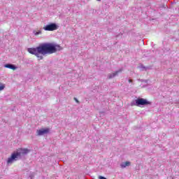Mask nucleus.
<instances>
[{
    "instance_id": "nucleus-1",
    "label": "nucleus",
    "mask_w": 179,
    "mask_h": 179,
    "mask_svg": "<svg viewBox=\"0 0 179 179\" xmlns=\"http://www.w3.org/2000/svg\"><path fill=\"white\" fill-rule=\"evenodd\" d=\"M62 48L59 45L52 43H43L36 48H29L27 49L28 52L32 55H35L38 59H43V55L46 54H54L57 51H61Z\"/></svg>"
},
{
    "instance_id": "nucleus-2",
    "label": "nucleus",
    "mask_w": 179,
    "mask_h": 179,
    "mask_svg": "<svg viewBox=\"0 0 179 179\" xmlns=\"http://www.w3.org/2000/svg\"><path fill=\"white\" fill-rule=\"evenodd\" d=\"M30 152V150L27 148H20L16 152H13L10 157L8 159V164H12L13 162L17 160V157H20L22 155H27Z\"/></svg>"
},
{
    "instance_id": "nucleus-3",
    "label": "nucleus",
    "mask_w": 179,
    "mask_h": 179,
    "mask_svg": "<svg viewBox=\"0 0 179 179\" xmlns=\"http://www.w3.org/2000/svg\"><path fill=\"white\" fill-rule=\"evenodd\" d=\"M58 29V25L55 23H50L43 27V30L45 31H54V30Z\"/></svg>"
},
{
    "instance_id": "nucleus-4",
    "label": "nucleus",
    "mask_w": 179,
    "mask_h": 179,
    "mask_svg": "<svg viewBox=\"0 0 179 179\" xmlns=\"http://www.w3.org/2000/svg\"><path fill=\"white\" fill-rule=\"evenodd\" d=\"M150 104V101L143 99L140 98L136 100L135 106H148Z\"/></svg>"
},
{
    "instance_id": "nucleus-5",
    "label": "nucleus",
    "mask_w": 179,
    "mask_h": 179,
    "mask_svg": "<svg viewBox=\"0 0 179 179\" xmlns=\"http://www.w3.org/2000/svg\"><path fill=\"white\" fill-rule=\"evenodd\" d=\"M37 135H38L39 136H41V135H45L47 134L50 133V129L46 128V129H39L37 130Z\"/></svg>"
},
{
    "instance_id": "nucleus-6",
    "label": "nucleus",
    "mask_w": 179,
    "mask_h": 179,
    "mask_svg": "<svg viewBox=\"0 0 179 179\" xmlns=\"http://www.w3.org/2000/svg\"><path fill=\"white\" fill-rule=\"evenodd\" d=\"M122 71V69H120V70L115 71V73H110L108 75V79H113V78H115V76H117L118 73H121Z\"/></svg>"
},
{
    "instance_id": "nucleus-7",
    "label": "nucleus",
    "mask_w": 179,
    "mask_h": 179,
    "mask_svg": "<svg viewBox=\"0 0 179 179\" xmlns=\"http://www.w3.org/2000/svg\"><path fill=\"white\" fill-rule=\"evenodd\" d=\"M5 68H8V69H13V71H15L16 69V66H15L13 64H6Z\"/></svg>"
},
{
    "instance_id": "nucleus-8",
    "label": "nucleus",
    "mask_w": 179,
    "mask_h": 179,
    "mask_svg": "<svg viewBox=\"0 0 179 179\" xmlns=\"http://www.w3.org/2000/svg\"><path fill=\"white\" fill-rule=\"evenodd\" d=\"M128 166H131V162H126L123 164H122L120 165V166L122 167V169H125V167Z\"/></svg>"
},
{
    "instance_id": "nucleus-9",
    "label": "nucleus",
    "mask_w": 179,
    "mask_h": 179,
    "mask_svg": "<svg viewBox=\"0 0 179 179\" xmlns=\"http://www.w3.org/2000/svg\"><path fill=\"white\" fill-rule=\"evenodd\" d=\"M41 33H42L41 30L37 29L34 31V34L35 36H39V34H41Z\"/></svg>"
},
{
    "instance_id": "nucleus-10",
    "label": "nucleus",
    "mask_w": 179,
    "mask_h": 179,
    "mask_svg": "<svg viewBox=\"0 0 179 179\" xmlns=\"http://www.w3.org/2000/svg\"><path fill=\"white\" fill-rule=\"evenodd\" d=\"M5 89V85L2 83H0V91L3 90Z\"/></svg>"
},
{
    "instance_id": "nucleus-11",
    "label": "nucleus",
    "mask_w": 179,
    "mask_h": 179,
    "mask_svg": "<svg viewBox=\"0 0 179 179\" xmlns=\"http://www.w3.org/2000/svg\"><path fill=\"white\" fill-rule=\"evenodd\" d=\"M99 179H108L107 178H104V176H99Z\"/></svg>"
},
{
    "instance_id": "nucleus-12",
    "label": "nucleus",
    "mask_w": 179,
    "mask_h": 179,
    "mask_svg": "<svg viewBox=\"0 0 179 179\" xmlns=\"http://www.w3.org/2000/svg\"><path fill=\"white\" fill-rule=\"evenodd\" d=\"M74 100H75V101H76V103H79V101L78 100V99L74 98Z\"/></svg>"
},
{
    "instance_id": "nucleus-13",
    "label": "nucleus",
    "mask_w": 179,
    "mask_h": 179,
    "mask_svg": "<svg viewBox=\"0 0 179 179\" xmlns=\"http://www.w3.org/2000/svg\"><path fill=\"white\" fill-rule=\"evenodd\" d=\"M129 83H132V80L129 79Z\"/></svg>"
},
{
    "instance_id": "nucleus-14",
    "label": "nucleus",
    "mask_w": 179,
    "mask_h": 179,
    "mask_svg": "<svg viewBox=\"0 0 179 179\" xmlns=\"http://www.w3.org/2000/svg\"><path fill=\"white\" fill-rule=\"evenodd\" d=\"M96 1H101V0H96Z\"/></svg>"
}]
</instances>
